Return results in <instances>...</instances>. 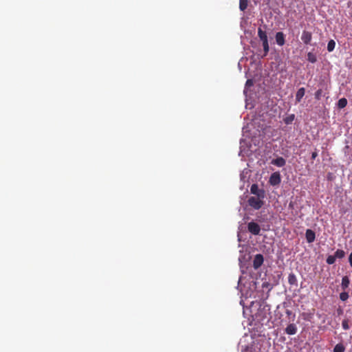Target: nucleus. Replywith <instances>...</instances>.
Here are the masks:
<instances>
[{
  "label": "nucleus",
  "instance_id": "f257e3e1",
  "mask_svg": "<svg viewBox=\"0 0 352 352\" xmlns=\"http://www.w3.org/2000/svg\"><path fill=\"white\" fill-rule=\"evenodd\" d=\"M258 36L260 40L262 41V45L263 47L264 55L263 56H267L270 50V46L268 43V38L267 33L265 30H263L261 28H258Z\"/></svg>",
  "mask_w": 352,
  "mask_h": 352
},
{
  "label": "nucleus",
  "instance_id": "f03ea898",
  "mask_svg": "<svg viewBox=\"0 0 352 352\" xmlns=\"http://www.w3.org/2000/svg\"><path fill=\"white\" fill-rule=\"evenodd\" d=\"M263 199L258 196L250 197L248 200V203L254 210H259L264 204Z\"/></svg>",
  "mask_w": 352,
  "mask_h": 352
},
{
  "label": "nucleus",
  "instance_id": "7ed1b4c3",
  "mask_svg": "<svg viewBox=\"0 0 352 352\" xmlns=\"http://www.w3.org/2000/svg\"><path fill=\"white\" fill-rule=\"evenodd\" d=\"M250 192L261 198L265 197V191L263 189H260L256 184H254L251 186Z\"/></svg>",
  "mask_w": 352,
  "mask_h": 352
},
{
  "label": "nucleus",
  "instance_id": "20e7f679",
  "mask_svg": "<svg viewBox=\"0 0 352 352\" xmlns=\"http://www.w3.org/2000/svg\"><path fill=\"white\" fill-rule=\"evenodd\" d=\"M248 230L251 234L258 235L260 233L261 227L257 223L251 221L248 224Z\"/></svg>",
  "mask_w": 352,
  "mask_h": 352
},
{
  "label": "nucleus",
  "instance_id": "39448f33",
  "mask_svg": "<svg viewBox=\"0 0 352 352\" xmlns=\"http://www.w3.org/2000/svg\"><path fill=\"white\" fill-rule=\"evenodd\" d=\"M281 182V177L279 172L273 173L269 179V183L272 186H277Z\"/></svg>",
  "mask_w": 352,
  "mask_h": 352
},
{
  "label": "nucleus",
  "instance_id": "423d86ee",
  "mask_svg": "<svg viewBox=\"0 0 352 352\" xmlns=\"http://www.w3.org/2000/svg\"><path fill=\"white\" fill-rule=\"evenodd\" d=\"M264 258L261 254H257L255 255L253 260V267L255 270L258 269L263 263Z\"/></svg>",
  "mask_w": 352,
  "mask_h": 352
},
{
  "label": "nucleus",
  "instance_id": "0eeeda50",
  "mask_svg": "<svg viewBox=\"0 0 352 352\" xmlns=\"http://www.w3.org/2000/svg\"><path fill=\"white\" fill-rule=\"evenodd\" d=\"M312 39V34L311 32L303 30L301 35V40L304 44L308 45Z\"/></svg>",
  "mask_w": 352,
  "mask_h": 352
},
{
  "label": "nucleus",
  "instance_id": "6e6552de",
  "mask_svg": "<svg viewBox=\"0 0 352 352\" xmlns=\"http://www.w3.org/2000/svg\"><path fill=\"white\" fill-rule=\"evenodd\" d=\"M276 42L278 45L283 46L285 43V34L283 32H278L275 35Z\"/></svg>",
  "mask_w": 352,
  "mask_h": 352
},
{
  "label": "nucleus",
  "instance_id": "1a4fd4ad",
  "mask_svg": "<svg viewBox=\"0 0 352 352\" xmlns=\"http://www.w3.org/2000/svg\"><path fill=\"white\" fill-rule=\"evenodd\" d=\"M297 327L294 323H290L285 329V333L287 335H294L297 333Z\"/></svg>",
  "mask_w": 352,
  "mask_h": 352
},
{
  "label": "nucleus",
  "instance_id": "9d476101",
  "mask_svg": "<svg viewBox=\"0 0 352 352\" xmlns=\"http://www.w3.org/2000/svg\"><path fill=\"white\" fill-rule=\"evenodd\" d=\"M305 237L307 241L310 243L315 241L316 234L312 230L307 229L305 232Z\"/></svg>",
  "mask_w": 352,
  "mask_h": 352
},
{
  "label": "nucleus",
  "instance_id": "9b49d317",
  "mask_svg": "<svg viewBox=\"0 0 352 352\" xmlns=\"http://www.w3.org/2000/svg\"><path fill=\"white\" fill-rule=\"evenodd\" d=\"M273 165H275L278 167H283L285 165L286 161L282 157H278L276 159L272 160L271 162Z\"/></svg>",
  "mask_w": 352,
  "mask_h": 352
},
{
  "label": "nucleus",
  "instance_id": "f8f14e48",
  "mask_svg": "<svg viewBox=\"0 0 352 352\" xmlns=\"http://www.w3.org/2000/svg\"><path fill=\"white\" fill-rule=\"evenodd\" d=\"M305 89L304 87H301L300 89H298V90L297 91V92L296 94V102H300L301 101L302 98H303V96H305Z\"/></svg>",
  "mask_w": 352,
  "mask_h": 352
},
{
  "label": "nucleus",
  "instance_id": "ddd939ff",
  "mask_svg": "<svg viewBox=\"0 0 352 352\" xmlns=\"http://www.w3.org/2000/svg\"><path fill=\"white\" fill-rule=\"evenodd\" d=\"M350 284L349 278L347 276H344L342 278L341 287L343 290L347 289Z\"/></svg>",
  "mask_w": 352,
  "mask_h": 352
},
{
  "label": "nucleus",
  "instance_id": "4468645a",
  "mask_svg": "<svg viewBox=\"0 0 352 352\" xmlns=\"http://www.w3.org/2000/svg\"><path fill=\"white\" fill-rule=\"evenodd\" d=\"M307 60L311 63H315L317 61V58L316 54H314L313 52H308L307 53Z\"/></svg>",
  "mask_w": 352,
  "mask_h": 352
},
{
  "label": "nucleus",
  "instance_id": "2eb2a0df",
  "mask_svg": "<svg viewBox=\"0 0 352 352\" xmlns=\"http://www.w3.org/2000/svg\"><path fill=\"white\" fill-rule=\"evenodd\" d=\"M347 105V100L345 98H340L338 102V107L343 109Z\"/></svg>",
  "mask_w": 352,
  "mask_h": 352
},
{
  "label": "nucleus",
  "instance_id": "dca6fc26",
  "mask_svg": "<svg viewBox=\"0 0 352 352\" xmlns=\"http://www.w3.org/2000/svg\"><path fill=\"white\" fill-rule=\"evenodd\" d=\"M288 282L290 285H296L297 283V278L294 274L291 273L288 276Z\"/></svg>",
  "mask_w": 352,
  "mask_h": 352
},
{
  "label": "nucleus",
  "instance_id": "f3484780",
  "mask_svg": "<svg viewBox=\"0 0 352 352\" xmlns=\"http://www.w3.org/2000/svg\"><path fill=\"white\" fill-rule=\"evenodd\" d=\"M345 347L342 343L337 344L333 349V352H344Z\"/></svg>",
  "mask_w": 352,
  "mask_h": 352
},
{
  "label": "nucleus",
  "instance_id": "a211bd4d",
  "mask_svg": "<svg viewBox=\"0 0 352 352\" xmlns=\"http://www.w3.org/2000/svg\"><path fill=\"white\" fill-rule=\"evenodd\" d=\"M345 256V252L343 250L338 249L336 251L334 256L336 258H342Z\"/></svg>",
  "mask_w": 352,
  "mask_h": 352
},
{
  "label": "nucleus",
  "instance_id": "6ab92c4d",
  "mask_svg": "<svg viewBox=\"0 0 352 352\" xmlns=\"http://www.w3.org/2000/svg\"><path fill=\"white\" fill-rule=\"evenodd\" d=\"M248 0H239V8L244 11L248 8Z\"/></svg>",
  "mask_w": 352,
  "mask_h": 352
},
{
  "label": "nucleus",
  "instance_id": "aec40b11",
  "mask_svg": "<svg viewBox=\"0 0 352 352\" xmlns=\"http://www.w3.org/2000/svg\"><path fill=\"white\" fill-rule=\"evenodd\" d=\"M349 322L350 320L349 318H345L342 320V326L344 330H349L350 329Z\"/></svg>",
  "mask_w": 352,
  "mask_h": 352
},
{
  "label": "nucleus",
  "instance_id": "412c9836",
  "mask_svg": "<svg viewBox=\"0 0 352 352\" xmlns=\"http://www.w3.org/2000/svg\"><path fill=\"white\" fill-rule=\"evenodd\" d=\"M336 46V43L333 40H330L327 43V50L329 52H332Z\"/></svg>",
  "mask_w": 352,
  "mask_h": 352
},
{
  "label": "nucleus",
  "instance_id": "4be33fe9",
  "mask_svg": "<svg viewBox=\"0 0 352 352\" xmlns=\"http://www.w3.org/2000/svg\"><path fill=\"white\" fill-rule=\"evenodd\" d=\"M336 256H334V255H329L327 258L326 262L329 265H332L336 262Z\"/></svg>",
  "mask_w": 352,
  "mask_h": 352
},
{
  "label": "nucleus",
  "instance_id": "5701e85b",
  "mask_svg": "<svg viewBox=\"0 0 352 352\" xmlns=\"http://www.w3.org/2000/svg\"><path fill=\"white\" fill-rule=\"evenodd\" d=\"M349 298V294L347 292H342L340 294V299L342 301H345Z\"/></svg>",
  "mask_w": 352,
  "mask_h": 352
},
{
  "label": "nucleus",
  "instance_id": "b1692460",
  "mask_svg": "<svg viewBox=\"0 0 352 352\" xmlns=\"http://www.w3.org/2000/svg\"><path fill=\"white\" fill-rule=\"evenodd\" d=\"M294 119V115L292 114V115L285 118L284 121H285V124H289L292 122Z\"/></svg>",
  "mask_w": 352,
  "mask_h": 352
},
{
  "label": "nucleus",
  "instance_id": "393cba45",
  "mask_svg": "<svg viewBox=\"0 0 352 352\" xmlns=\"http://www.w3.org/2000/svg\"><path fill=\"white\" fill-rule=\"evenodd\" d=\"M322 94V89H320L317 90V91H316V93H315V98H316V99H317V100H320V97H321Z\"/></svg>",
  "mask_w": 352,
  "mask_h": 352
},
{
  "label": "nucleus",
  "instance_id": "a878e982",
  "mask_svg": "<svg viewBox=\"0 0 352 352\" xmlns=\"http://www.w3.org/2000/svg\"><path fill=\"white\" fill-rule=\"evenodd\" d=\"M254 85V81L252 79H248L247 80L246 82H245V88H249L252 86H253Z\"/></svg>",
  "mask_w": 352,
  "mask_h": 352
},
{
  "label": "nucleus",
  "instance_id": "bb28decb",
  "mask_svg": "<svg viewBox=\"0 0 352 352\" xmlns=\"http://www.w3.org/2000/svg\"><path fill=\"white\" fill-rule=\"evenodd\" d=\"M285 314H287V316L288 317H290L291 316H293V319H292V320H294L295 315H294V314H293V313H292V311L291 310H289V309H287V310L285 311Z\"/></svg>",
  "mask_w": 352,
  "mask_h": 352
},
{
  "label": "nucleus",
  "instance_id": "cd10ccee",
  "mask_svg": "<svg viewBox=\"0 0 352 352\" xmlns=\"http://www.w3.org/2000/svg\"><path fill=\"white\" fill-rule=\"evenodd\" d=\"M349 262L350 266L352 267V252H351V254L349 256Z\"/></svg>",
  "mask_w": 352,
  "mask_h": 352
},
{
  "label": "nucleus",
  "instance_id": "c85d7f7f",
  "mask_svg": "<svg viewBox=\"0 0 352 352\" xmlns=\"http://www.w3.org/2000/svg\"><path fill=\"white\" fill-rule=\"evenodd\" d=\"M317 156H318V153L316 151L313 152L311 154V159L315 160Z\"/></svg>",
  "mask_w": 352,
  "mask_h": 352
},
{
  "label": "nucleus",
  "instance_id": "c756f323",
  "mask_svg": "<svg viewBox=\"0 0 352 352\" xmlns=\"http://www.w3.org/2000/svg\"><path fill=\"white\" fill-rule=\"evenodd\" d=\"M267 286V284L263 283V287Z\"/></svg>",
  "mask_w": 352,
  "mask_h": 352
},
{
  "label": "nucleus",
  "instance_id": "7c9ffc66",
  "mask_svg": "<svg viewBox=\"0 0 352 352\" xmlns=\"http://www.w3.org/2000/svg\"><path fill=\"white\" fill-rule=\"evenodd\" d=\"M267 286V284L263 283V287Z\"/></svg>",
  "mask_w": 352,
  "mask_h": 352
},
{
  "label": "nucleus",
  "instance_id": "2f4dec72",
  "mask_svg": "<svg viewBox=\"0 0 352 352\" xmlns=\"http://www.w3.org/2000/svg\"><path fill=\"white\" fill-rule=\"evenodd\" d=\"M342 311L341 309H339V310H338L339 314L342 313Z\"/></svg>",
  "mask_w": 352,
  "mask_h": 352
}]
</instances>
